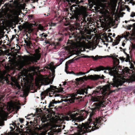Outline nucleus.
I'll list each match as a JSON object with an SVG mask.
<instances>
[{"label":"nucleus","mask_w":135,"mask_h":135,"mask_svg":"<svg viewBox=\"0 0 135 135\" xmlns=\"http://www.w3.org/2000/svg\"><path fill=\"white\" fill-rule=\"evenodd\" d=\"M130 69L126 67L122 69V67L117 65L110 67V68L108 71L109 74L113 76V82L110 83V86L111 87L116 86L118 87L119 86L122 85L123 84L126 82L125 80L123 79H120L117 78L116 75L118 73H122L123 74H129L130 75H135V68L133 64L131 63Z\"/></svg>","instance_id":"f257e3e1"},{"label":"nucleus","mask_w":135,"mask_h":135,"mask_svg":"<svg viewBox=\"0 0 135 135\" xmlns=\"http://www.w3.org/2000/svg\"><path fill=\"white\" fill-rule=\"evenodd\" d=\"M94 104L95 107L92 108L91 109V112H89V121H90L91 125H92L91 128V131L99 129L103 122L106 120L104 117L102 118L99 117L95 118L93 117V115L95 114V112L98 110L100 107V105L97 103H95Z\"/></svg>","instance_id":"f03ea898"},{"label":"nucleus","mask_w":135,"mask_h":135,"mask_svg":"<svg viewBox=\"0 0 135 135\" xmlns=\"http://www.w3.org/2000/svg\"><path fill=\"white\" fill-rule=\"evenodd\" d=\"M88 114V112L84 110H77L75 111L73 114L69 113L67 115L65 119L67 120L73 121L76 119L79 121H82L87 117Z\"/></svg>","instance_id":"7ed1b4c3"},{"label":"nucleus","mask_w":135,"mask_h":135,"mask_svg":"<svg viewBox=\"0 0 135 135\" xmlns=\"http://www.w3.org/2000/svg\"><path fill=\"white\" fill-rule=\"evenodd\" d=\"M98 90L94 91L92 94L91 100L93 102L99 101L105 99V97L108 95L107 90L106 89H100Z\"/></svg>","instance_id":"20e7f679"},{"label":"nucleus","mask_w":135,"mask_h":135,"mask_svg":"<svg viewBox=\"0 0 135 135\" xmlns=\"http://www.w3.org/2000/svg\"><path fill=\"white\" fill-rule=\"evenodd\" d=\"M74 127L78 128L79 129L78 135H84V134L91 131V125L90 121H89V118L88 122L85 124H83V125H78V123H75Z\"/></svg>","instance_id":"39448f33"},{"label":"nucleus","mask_w":135,"mask_h":135,"mask_svg":"<svg viewBox=\"0 0 135 135\" xmlns=\"http://www.w3.org/2000/svg\"><path fill=\"white\" fill-rule=\"evenodd\" d=\"M76 4H73L70 7V10L72 12V15L70 17L71 20L73 22L80 21L81 19L80 17L81 15L80 9Z\"/></svg>","instance_id":"423d86ee"},{"label":"nucleus","mask_w":135,"mask_h":135,"mask_svg":"<svg viewBox=\"0 0 135 135\" xmlns=\"http://www.w3.org/2000/svg\"><path fill=\"white\" fill-rule=\"evenodd\" d=\"M50 87L48 88L46 90L42 92L41 94V99L42 100L44 99L46 96L48 95V94L49 92L55 91V89H57V90L55 91L57 93H60V92H64L63 88H57L56 86H54L52 85L50 86Z\"/></svg>","instance_id":"0eeeda50"},{"label":"nucleus","mask_w":135,"mask_h":135,"mask_svg":"<svg viewBox=\"0 0 135 135\" xmlns=\"http://www.w3.org/2000/svg\"><path fill=\"white\" fill-rule=\"evenodd\" d=\"M99 78V76L97 75H90L86 76H84L83 77H80L79 78H77L75 79L76 81V84L78 85H80L84 82V79L85 81L87 80L88 79H90L92 80H97Z\"/></svg>","instance_id":"6e6552de"},{"label":"nucleus","mask_w":135,"mask_h":135,"mask_svg":"<svg viewBox=\"0 0 135 135\" xmlns=\"http://www.w3.org/2000/svg\"><path fill=\"white\" fill-rule=\"evenodd\" d=\"M46 68L47 69H50L52 72V79L50 80V79L47 78L45 79L44 80V82L45 85H48L50 84H52V81L55 76V68L54 66L52 65V64L50 63L49 64L48 66L46 67Z\"/></svg>","instance_id":"1a4fd4ad"},{"label":"nucleus","mask_w":135,"mask_h":135,"mask_svg":"<svg viewBox=\"0 0 135 135\" xmlns=\"http://www.w3.org/2000/svg\"><path fill=\"white\" fill-rule=\"evenodd\" d=\"M91 88L89 86H88L86 88H85L83 89H78L76 92V93L80 95L82 94L83 95L84 93L86 94H88V91L89 89H91Z\"/></svg>","instance_id":"9d476101"},{"label":"nucleus","mask_w":135,"mask_h":135,"mask_svg":"<svg viewBox=\"0 0 135 135\" xmlns=\"http://www.w3.org/2000/svg\"><path fill=\"white\" fill-rule=\"evenodd\" d=\"M63 100L62 99H61V100H57L55 101V100H53L52 101L50 102L48 106L49 108H50L51 109L52 108H55V106L54 105L55 104H56L57 103H60L62 102Z\"/></svg>","instance_id":"9b49d317"},{"label":"nucleus","mask_w":135,"mask_h":135,"mask_svg":"<svg viewBox=\"0 0 135 135\" xmlns=\"http://www.w3.org/2000/svg\"><path fill=\"white\" fill-rule=\"evenodd\" d=\"M10 125H12L14 127V128L11 126L10 127V128L11 129V130L12 131H13L15 129V127H16L17 128L15 130L17 132H19L20 131V130L21 129L19 127V123H17V121H15L14 122H13L12 124H10Z\"/></svg>","instance_id":"f8f14e48"},{"label":"nucleus","mask_w":135,"mask_h":135,"mask_svg":"<svg viewBox=\"0 0 135 135\" xmlns=\"http://www.w3.org/2000/svg\"><path fill=\"white\" fill-rule=\"evenodd\" d=\"M40 57L41 55L40 54H38L33 57H30L28 56H27V57L30 58V61L32 62L33 63L34 62H37V61L40 59Z\"/></svg>","instance_id":"ddd939ff"},{"label":"nucleus","mask_w":135,"mask_h":135,"mask_svg":"<svg viewBox=\"0 0 135 135\" xmlns=\"http://www.w3.org/2000/svg\"><path fill=\"white\" fill-rule=\"evenodd\" d=\"M16 1V0H14V1H13V0H10L8 3H6L4 5V6L5 7L6 9L9 10L10 8L13 7Z\"/></svg>","instance_id":"4468645a"},{"label":"nucleus","mask_w":135,"mask_h":135,"mask_svg":"<svg viewBox=\"0 0 135 135\" xmlns=\"http://www.w3.org/2000/svg\"><path fill=\"white\" fill-rule=\"evenodd\" d=\"M110 68V66H107L106 67H104L103 66H100L99 67L94 68V69L95 70V71H99L101 70H108V71Z\"/></svg>","instance_id":"2eb2a0df"},{"label":"nucleus","mask_w":135,"mask_h":135,"mask_svg":"<svg viewBox=\"0 0 135 135\" xmlns=\"http://www.w3.org/2000/svg\"><path fill=\"white\" fill-rule=\"evenodd\" d=\"M47 36V34H45V33H43L41 34L40 35V37L41 39V40L43 41L44 39Z\"/></svg>","instance_id":"dca6fc26"},{"label":"nucleus","mask_w":135,"mask_h":135,"mask_svg":"<svg viewBox=\"0 0 135 135\" xmlns=\"http://www.w3.org/2000/svg\"><path fill=\"white\" fill-rule=\"evenodd\" d=\"M74 100L75 99L74 98L71 97L70 98L66 99L65 101L67 102L68 103H72L74 102Z\"/></svg>","instance_id":"f3484780"},{"label":"nucleus","mask_w":135,"mask_h":135,"mask_svg":"<svg viewBox=\"0 0 135 135\" xmlns=\"http://www.w3.org/2000/svg\"><path fill=\"white\" fill-rule=\"evenodd\" d=\"M54 95L55 97H59L60 96V97H61V95L59 94H55V93H49V96L50 97H52V96Z\"/></svg>","instance_id":"a211bd4d"},{"label":"nucleus","mask_w":135,"mask_h":135,"mask_svg":"<svg viewBox=\"0 0 135 135\" xmlns=\"http://www.w3.org/2000/svg\"><path fill=\"white\" fill-rule=\"evenodd\" d=\"M119 59L116 58L113 62V66L116 65L118 66V65L119 63Z\"/></svg>","instance_id":"6ab92c4d"},{"label":"nucleus","mask_w":135,"mask_h":135,"mask_svg":"<svg viewBox=\"0 0 135 135\" xmlns=\"http://www.w3.org/2000/svg\"><path fill=\"white\" fill-rule=\"evenodd\" d=\"M74 61V60L73 59L67 61L65 64V67H66L67 68H68V64L73 63Z\"/></svg>","instance_id":"aec40b11"},{"label":"nucleus","mask_w":135,"mask_h":135,"mask_svg":"<svg viewBox=\"0 0 135 135\" xmlns=\"http://www.w3.org/2000/svg\"><path fill=\"white\" fill-rule=\"evenodd\" d=\"M56 20L57 21H58V22H57L56 23H60L63 20V18H61L60 17H57Z\"/></svg>","instance_id":"412c9836"},{"label":"nucleus","mask_w":135,"mask_h":135,"mask_svg":"<svg viewBox=\"0 0 135 135\" xmlns=\"http://www.w3.org/2000/svg\"><path fill=\"white\" fill-rule=\"evenodd\" d=\"M79 102H81L83 101V99L82 96H78L77 97L75 98Z\"/></svg>","instance_id":"4be33fe9"},{"label":"nucleus","mask_w":135,"mask_h":135,"mask_svg":"<svg viewBox=\"0 0 135 135\" xmlns=\"http://www.w3.org/2000/svg\"><path fill=\"white\" fill-rule=\"evenodd\" d=\"M132 37H131V39L133 40H135V38L134 37H132V36H135V28L134 29L133 33L131 35Z\"/></svg>","instance_id":"5701e85b"},{"label":"nucleus","mask_w":135,"mask_h":135,"mask_svg":"<svg viewBox=\"0 0 135 135\" xmlns=\"http://www.w3.org/2000/svg\"><path fill=\"white\" fill-rule=\"evenodd\" d=\"M41 120L42 121V123H45L47 121V118L46 117H42L41 118Z\"/></svg>","instance_id":"b1692460"},{"label":"nucleus","mask_w":135,"mask_h":135,"mask_svg":"<svg viewBox=\"0 0 135 135\" xmlns=\"http://www.w3.org/2000/svg\"><path fill=\"white\" fill-rule=\"evenodd\" d=\"M55 132L52 130H51L48 133V135H57L56 134L54 135L55 134Z\"/></svg>","instance_id":"393cba45"},{"label":"nucleus","mask_w":135,"mask_h":135,"mask_svg":"<svg viewBox=\"0 0 135 135\" xmlns=\"http://www.w3.org/2000/svg\"><path fill=\"white\" fill-rule=\"evenodd\" d=\"M38 30L42 31L44 29V27L41 24H39L38 26Z\"/></svg>","instance_id":"a878e982"},{"label":"nucleus","mask_w":135,"mask_h":135,"mask_svg":"<svg viewBox=\"0 0 135 135\" xmlns=\"http://www.w3.org/2000/svg\"><path fill=\"white\" fill-rule=\"evenodd\" d=\"M126 59L125 60V61L126 62H128L129 61V62H130V57L129 56V55L128 54H127L126 55Z\"/></svg>","instance_id":"bb28decb"},{"label":"nucleus","mask_w":135,"mask_h":135,"mask_svg":"<svg viewBox=\"0 0 135 135\" xmlns=\"http://www.w3.org/2000/svg\"><path fill=\"white\" fill-rule=\"evenodd\" d=\"M68 69V68H67L66 67H65V71L66 72V73L68 74H75L74 73L73 71H71V72H70L68 71L67 70V69Z\"/></svg>","instance_id":"cd10ccee"},{"label":"nucleus","mask_w":135,"mask_h":135,"mask_svg":"<svg viewBox=\"0 0 135 135\" xmlns=\"http://www.w3.org/2000/svg\"><path fill=\"white\" fill-rule=\"evenodd\" d=\"M120 37L119 35H118V36L116 38V39L115 40H114L115 41H116L117 42H119H119L120 41Z\"/></svg>","instance_id":"c85d7f7f"},{"label":"nucleus","mask_w":135,"mask_h":135,"mask_svg":"<svg viewBox=\"0 0 135 135\" xmlns=\"http://www.w3.org/2000/svg\"><path fill=\"white\" fill-rule=\"evenodd\" d=\"M18 13V12L17 11L14 10L12 11V14L13 15L15 16L17 15Z\"/></svg>","instance_id":"c756f323"},{"label":"nucleus","mask_w":135,"mask_h":135,"mask_svg":"<svg viewBox=\"0 0 135 135\" xmlns=\"http://www.w3.org/2000/svg\"><path fill=\"white\" fill-rule=\"evenodd\" d=\"M103 35L104 36L106 40L108 39V38L109 37L108 35L105 32L104 33Z\"/></svg>","instance_id":"7c9ffc66"},{"label":"nucleus","mask_w":135,"mask_h":135,"mask_svg":"<svg viewBox=\"0 0 135 135\" xmlns=\"http://www.w3.org/2000/svg\"><path fill=\"white\" fill-rule=\"evenodd\" d=\"M131 51H132L135 49V44H132L131 46Z\"/></svg>","instance_id":"2f4dec72"},{"label":"nucleus","mask_w":135,"mask_h":135,"mask_svg":"<svg viewBox=\"0 0 135 135\" xmlns=\"http://www.w3.org/2000/svg\"><path fill=\"white\" fill-rule=\"evenodd\" d=\"M91 57L93 58L94 60H96L98 59H99V56L98 55H96L95 57H94V56H91Z\"/></svg>","instance_id":"473e14b6"},{"label":"nucleus","mask_w":135,"mask_h":135,"mask_svg":"<svg viewBox=\"0 0 135 135\" xmlns=\"http://www.w3.org/2000/svg\"><path fill=\"white\" fill-rule=\"evenodd\" d=\"M98 75L99 76V78H98V79L97 80H98L100 79H104V78H105V77L103 75H102V76H101L100 75Z\"/></svg>","instance_id":"72a5a7b5"},{"label":"nucleus","mask_w":135,"mask_h":135,"mask_svg":"<svg viewBox=\"0 0 135 135\" xmlns=\"http://www.w3.org/2000/svg\"><path fill=\"white\" fill-rule=\"evenodd\" d=\"M26 45L27 46L30 47L31 46V45H32V44L30 41L28 40Z\"/></svg>","instance_id":"f704fd0d"},{"label":"nucleus","mask_w":135,"mask_h":135,"mask_svg":"<svg viewBox=\"0 0 135 135\" xmlns=\"http://www.w3.org/2000/svg\"><path fill=\"white\" fill-rule=\"evenodd\" d=\"M119 44V42H117L116 41H114V42H113L112 46H114L115 45H118Z\"/></svg>","instance_id":"c9c22d12"},{"label":"nucleus","mask_w":135,"mask_h":135,"mask_svg":"<svg viewBox=\"0 0 135 135\" xmlns=\"http://www.w3.org/2000/svg\"><path fill=\"white\" fill-rule=\"evenodd\" d=\"M63 61L64 60H63L62 59H61L59 60L58 63V65L59 66L60 64H61L62 63Z\"/></svg>","instance_id":"e433bc0d"},{"label":"nucleus","mask_w":135,"mask_h":135,"mask_svg":"<svg viewBox=\"0 0 135 135\" xmlns=\"http://www.w3.org/2000/svg\"><path fill=\"white\" fill-rule=\"evenodd\" d=\"M67 1L68 2L69 4L70 5H71L70 4V2L73 3L75 2V0H67Z\"/></svg>","instance_id":"4c0bfd02"},{"label":"nucleus","mask_w":135,"mask_h":135,"mask_svg":"<svg viewBox=\"0 0 135 135\" xmlns=\"http://www.w3.org/2000/svg\"><path fill=\"white\" fill-rule=\"evenodd\" d=\"M56 24L57 23H53L52 22H51L50 25L51 26H55L56 25Z\"/></svg>","instance_id":"58836bf2"},{"label":"nucleus","mask_w":135,"mask_h":135,"mask_svg":"<svg viewBox=\"0 0 135 135\" xmlns=\"http://www.w3.org/2000/svg\"><path fill=\"white\" fill-rule=\"evenodd\" d=\"M19 119L20 122L21 123H23L24 120V119L23 118H19Z\"/></svg>","instance_id":"ea45409f"},{"label":"nucleus","mask_w":135,"mask_h":135,"mask_svg":"<svg viewBox=\"0 0 135 135\" xmlns=\"http://www.w3.org/2000/svg\"><path fill=\"white\" fill-rule=\"evenodd\" d=\"M77 56H76V57H74V58L73 59V60H74V61H75V60H78L80 58L82 57L81 56V57H78V58H76L77 57Z\"/></svg>","instance_id":"a19ab883"},{"label":"nucleus","mask_w":135,"mask_h":135,"mask_svg":"<svg viewBox=\"0 0 135 135\" xmlns=\"http://www.w3.org/2000/svg\"><path fill=\"white\" fill-rule=\"evenodd\" d=\"M131 17H133L135 16V13L133 12H132L130 15Z\"/></svg>","instance_id":"79ce46f5"},{"label":"nucleus","mask_w":135,"mask_h":135,"mask_svg":"<svg viewBox=\"0 0 135 135\" xmlns=\"http://www.w3.org/2000/svg\"><path fill=\"white\" fill-rule=\"evenodd\" d=\"M40 38H39L38 37H37L35 39V41L36 42H37L39 41V39Z\"/></svg>","instance_id":"37998d69"},{"label":"nucleus","mask_w":135,"mask_h":135,"mask_svg":"<svg viewBox=\"0 0 135 135\" xmlns=\"http://www.w3.org/2000/svg\"><path fill=\"white\" fill-rule=\"evenodd\" d=\"M15 35H12V37L11 38L10 40V41H12V40L14 39V38L15 37Z\"/></svg>","instance_id":"c03bdc74"},{"label":"nucleus","mask_w":135,"mask_h":135,"mask_svg":"<svg viewBox=\"0 0 135 135\" xmlns=\"http://www.w3.org/2000/svg\"><path fill=\"white\" fill-rule=\"evenodd\" d=\"M5 68L7 70H9L10 69V67L8 65L7 66H6L5 67Z\"/></svg>","instance_id":"a18cd8bd"},{"label":"nucleus","mask_w":135,"mask_h":135,"mask_svg":"<svg viewBox=\"0 0 135 135\" xmlns=\"http://www.w3.org/2000/svg\"><path fill=\"white\" fill-rule=\"evenodd\" d=\"M130 35V33L128 32H126V36L127 37L129 36V35Z\"/></svg>","instance_id":"49530a36"},{"label":"nucleus","mask_w":135,"mask_h":135,"mask_svg":"<svg viewBox=\"0 0 135 135\" xmlns=\"http://www.w3.org/2000/svg\"><path fill=\"white\" fill-rule=\"evenodd\" d=\"M83 58H90L91 57V56H81Z\"/></svg>","instance_id":"de8ad7c7"},{"label":"nucleus","mask_w":135,"mask_h":135,"mask_svg":"<svg viewBox=\"0 0 135 135\" xmlns=\"http://www.w3.org/2000/svg\"><path fill=\"white\" fill-rule=\"evenodd\" d=\"M79 75H85L84 73H83L82 72H79Z\"/></svg>","instance_id":"09e8293b"},{"label":"nucleus","mask_w":135,"mask_h":135,"mask_svg":"<svg viewBox=\"0 0 135 135\" xmlns=\"http://www.w3.org/2000/svg\"><path fill=\"white\" fill-rule=\"evenodd\" d=\"M78 31H79V32H78V33H80V34L82 35L83 34V32L82 31L80 30L79 29L78 30Z\"/></svg>","instance_id":"8fccbe9b"},{"label":"nucleus","mask_w":135,"mask_h":135,"mask_svg":"<svg viewBox=\"0 0 135 135\" xmlns=\"http://www.w3.org/2000/svg\"><path fill=\"white\" fill-rule=\"evenodd\" d=\"M106 57V56H99L98 59H101L103 58H105Z\"/></svg>","instance_id":"3c124183"},{"label":"nucleus","mask_w":135,"mask_h":135,"mask_svg":"<svg viewBox=\"0 0 135 135\" xmlns=\"http://www.w3.org/2000/svg\"><path fill=\"white\" fill-rule=\"evenodd\" d=\"M112 35V33H108V37H109L110 36H111Z\"/></svg>","instance_id":"603ef678"},{"label":"nucleus","mask_w":135,"mask_h":135,"mask_svg":"<svg viewBox=\"0 0 135 135\" xmlns=\"http://www.w3.org/2000/svg\"><path fill=\"white\" fill-rule=\"evenodd\" d=\"M4 123L3 122H0V126L3 125Z\"/></svg>","instance_id":"864d4df0"},{"label":"nucleus","mask_w":135,"mask_h":135,"mask_svg":"<svg viewBox=\"0 0 135 135\" xmlns=\"http://www.w3.org/2000/svg\"><path fill=\"white\" fill-rule=\"evenodd\" d=\"M29 30L30 31V32H31L32 31V30L30 28H29Z\"/></svg>","instance_id":"5fc2aeb1"},{"label":"nucleus","mask_w":135,"mask_h":135,"mask_svg":"<svg viewBox=\"0 0 135 135\" xmlns=\"http://www.w3.org/2000/svg\"><path fill=\"white\" fill-rule=\"evenodd\" d=\"M132 27V25H130V26L128 27V29L129 30H130L131 29V27Z\"/></svg>","instance_id":"6e6d98bb"},{"label":"nucleus","mask_w":135,"mask_h":135,"mask_svg":"<svg viewBox=\"0 0 135 135\" xmlns=\"http://www.w3.org/2000/svg\"><path fill=\"white\" fill-rule=\"evenodd\" d=\"M91 70H94V71H95V70L94 69H94L90 68L89 70V71H91Z\"/></svg>","instance_id":"4d7b16f0"},{"label":"nucleus","mask_w":135,"mask_h":135,"mask_svg":"<svg viewBox=\"0 0 135 135\" xmlns=\"http://www.w3.org/2000/svg\"><path fill=\"white\" fill-rule=\"evenodd\" d=\"M125 45V43L124 42H123L122 44V45L123 46V47Z\"/></svg>","instance_id":"13d9d810"},{"label":"nucleus","mask_w":135,"mask_h":135,"mask_svg":"<svg viewBox=\"0 0 135 135\" xmlns=\"http://www.w3.org/2000/svg\"><path fill=\"white\" fill-rule=\"evenodd\" d=\"M18 70H19L21 71L22 70V67H20V68H19Z\"/></svg>","instance_id":"bf43d9fd"},{"label":"nucleus","mask_w":135,"mask_h":135,"mask_svg":"<svg viewBox=\"0 0 135 135\" xmlns=\"http://www.w3.org/2000/svg\"><path fill=\"white\" fill-rule=\"evenodd\" d=\"M28 41H27L25 40V43L26 44L27 43V42H28Z\"/></svg>","instance_id":"052dcab7"},{"label":"nucleus","mask_w":135,"mask_h":135,"mask_svg":"<svg viewBox=\"0 0 135 135\" xmlns=\"http://www.w3.org/2000/svg\"><path fill=\"white\" fill-rule=\"evenodd\" d=\"M90 71H89H89H87V72H86V73H84L85 74L88 73L89 72H90Z\"/></svg>","instance_id":"680f3d73"},{"label":"nucleus","mask_w":135,"mask_h":135,"mask_svg":"<svg viewBox=\"0 0 135 135\" xmlns=\"http://www.w3.org/2000/svg\"><path fill=\"white\" fill-rule=\"evenodd\" d=\"M130 21H132L133 22H135V20H133V19L130 20L129 21L130 22Z\"/></svg>","instance_id":"e2e57ef3"},{"label":"nucleus","mask_w":135,"mask_h":135,"mask_svg":"<svg viewBox=\"0 0 135 135\" xmlns=\"http://www.w3.org/2000/svg\"><path fill=\"white\" fill-rule=\"evenodd\" d=\"M109 38L111 39V41H113V39L111 37H109Z\"/></svg>","instance_id":"0e129e2a"},{"label":"nucleus","mask_w":135,"mask_h":135,"mask_svg":"<svg viewBox=\"0 0 135 135\" xmlns=\"http://www.w3.org/2000/svg\"><path fill=\"white\" fill-rule=\"evenodd\" d=\"M66 82H64L63 83V85H66Z\"/></svg>","instance_id":"69168bd1"},{"label":"nucleus","mask_w":135,"mask_h":135,"mask_svg":"<svg viewBox=\"0 0 135 135\" xmlns=\"http://www.w3.org/2000/svg\"><path fill=\"white\" fill-rule=\"evenodd\" d=\"M115 34L114 33L113 34V35L112 36V37H115Z\"/></svg>","instance_id":"338daca9"},{"label":"nucleus","mask_w":135,"mask_h":135,"mask_svg":"<svg viewBox=\"0 0 135 135\" xmlns=\"http://www.w3.org/2000/svg\"><path fill=\"white\" fill-rule=\"evenodd\" d=\"M3 36H0V40L1 39V38H3Z\"/></svg>","instance_id":"774afa93"}]
</instances>
